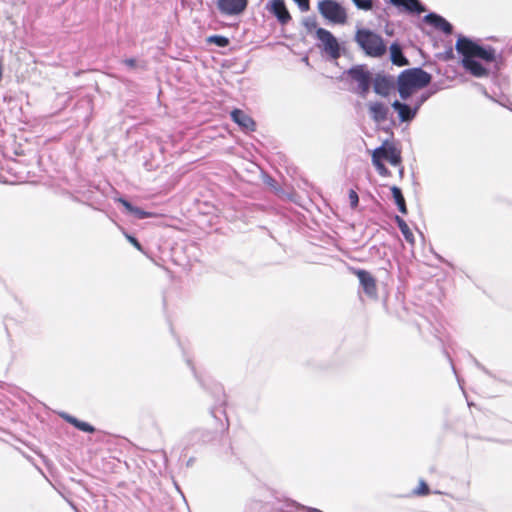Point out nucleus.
<instances>
[{"mask_svg":"<svg viewBox=\"0 0 512 512\" xmlns=\"http://www.w3.org/2000/svg\"><path fill=\"white\" fill-rule=\"evenodd\" d=\"M267 7L282 24H286L291 19L283 0H271Z\"/></svg>","mask_w":512,"mask_h":512,"instance_id":"9b49d317","label":"nucleus"},{"mask_svg":"<svg viewBox=\"0 0 512 512\" xmlns=\"http://www.w3.org/2000/svg\"><path fill=\"white\" fill-rule=\"evenodd\" d=\"M320 14L335 24H344L347 21V13L341 4L334 0H323L318 3Z\"/></svg>","mask_w":512,"mask_h":512,"instance_id":"20e7f679","label":"nucleus"},{"mask_svg":"<svg viewBox=\"0 0 512 512\" xmlns=\"http://www.w3.org/2000/svg\"><path fill=\"white\" fill-rule=\"evenodd\" d=\"M349 201L352 208L357 207L359 198L357 193L354 190H350L349 192Z\"/></svg>","mask_w":512,"mask_h":512,"instance_id":"cd10ccee","label":"nucleus"},{"mask_svg":"<svg viewBox=\"0 0 512 512\" xmlns=\"http://www.w3.org/2000/svg\"><path fill=\"white\" fill-rule=\"evenodd\" d=\"M396 221L398 223V226L402 232V234L404 235L405 239L408 240V241H412V232L410 231L408 225L405 223V221L403 219H401L400 217H396Z\"/></svg>","mask_w":512,"mask_h":512,"instance_id":"5701e85b","label":"nucleus"},{"mask_svg":"<svg viewBox=\"0 0 512 512\" xmlns=\"http://www.w3.org/2000/svg\"><path fill=\"white\" fill-rule=\"evenodd\" d=\"M118 201L125 207L128 212L134 214L139 219L149 218L152 216V213L146 212L138 207H134L129 201L123 198H120Z\"/></svg>","mask_w":512,"mask_h":512,"instance_id":"a211bd4d","label":"nucleus"},{"mask_svg":"<svg viewBox=\"0 0 512 512\" xmlns=\"http://www.w3.org/2000/svg\"><path fill=\"white\" fill-rule=\"evenodd\" d=\"M128 240L131 244H133L139 251H142V247L138 240L135 237L128 236Z\"/></svg>","mask_w":512,"mask_h":512,"instance_id":"7c9ffc66","label":"nucleus"},{"mask_svg":"<svg viewBox=\"0 0 512 512\" xmlns=\"http://www.w3.org/2000/svg\"><path fill=\"white\" fill-rule=\"evenodd\" d=\"M248 0H218L217 8L224 15H238L247 7Z\"/></svg>","mask_w":512,"mask_h":512,"instance_id":"0eeeda50","label":"nucleus"},{"mask_svg":"<svg viewBox=\"0 0 512 512\" xmlns=\"http://www.w3.org/2000/svg\"><path fill=\"white\" fill-rule=\"evenodd\" d=\"M300 8L301 11L309 10V0H293Z\"/></svg>","mask_w":512,"mask_h":512,"instance_id":"c85d7f7f","label":"nucleus"},{"mask_svg":"<svg viewBox=\"0 0 512 512\" xmlns=\"http://www.w3.org/2000/svg\"><path fill=\"white\" fill-rule=\"evenodd\" d=\"M456 50L462 55V64L475 77H484L488 70L484 63H491L495 59V51L484 48L466 37H459L456 42Z\"/></svg>","mask_w":512,"mask_h":512,"instance_id":"f257e3e1","label":"nucleus"},{"mask_svg":"<svg viewBox=\"0 0 512 512\" xmlns=\"http://www.w3.org/2000/svg\"><path fill=\"white\" fill-rule=\"evenodd\" d=\"M354 4L363 10H370L372 8V0H352Z\"/></svg>","mask_w":512,"mask_h":512,"instance_id":"393cba45","label":"nucleus"},{"mask_svg":"<svg viewBox=\"0 0 512 512\" xmlns=\"http://www.w3.org/2000/svg\"><path fill=\"white\" fill-rule=\"evenodd\" d=\"M355 42L364 51V53L370 57H382L387 51L383 38L379 34L367 28L357 29L355 33Z\"/></svg>","mask_w":512,"mask_h":512,"instance_id":"7ed1b4c3","label":"nucleus"},{"mask_svg":"<svg viewBox=\"0 0 512 512\" xmlns=\"http://www.w3.org/2000/svg\"><path fill=\"white\" fill-rule=\"evenodd\" d=\"M290 507H296V508H301L307 512H322L316 508H311V507H306V506H303V505H300L294 501H289L287 502L286 506L281 508L282 511L284 512H289L290 511Z\"/></svg>","mask_w":512,"mask_h":512,"instance_id":"b1692460","label":"nucleus"},{"mask_svg":"<svg viewBox=\"0 0 512 512\" xmlns=\"http://www.w3.org/2000/svg\"><path fill=\"white\" fill-rule=\"evenodd\" d=\"M429 492V488L424 481H420L418 489L414 491L417 495H427Z\"/></svg>","mask_w":512,"mask_h":512,"instance_id":"bb28decb","label":"nucleus"},{"mask_svg":"<svg viewBox=\"0 0 512 512\" xmlns=\"http://www.w3.org/2000/svg\"><path fill=\"white\" fill-rule=\"evenodd\" d=\"M349 74L357 81L359 93L365 97L370 89V74L362 68H353L349 71Z\"/></svg>","mask_w":512,"mask_h":512,"instance_id":"1a4fd4ad","label":"nucleus"},{"mask_svg":"<svg viewBox=\"0 0 512 512\" xmlns=\"http://www.w3.org/2000/svg\"><path fill=\"white\" fill-rule=\"evenodd\" d=\"M391 192H392V196H393V198L395 200V203L398 206L399 211L402 214H406L407 213V208H406L405 199H404V197L402 195L401 190L398 187L393 186V187H391Z\"/></svg>","mask_w":512,"mask_h":512,"instance_id":"aec40b11","label":"nucleus"},{"mask_svg":"<svg viewBox=\"0 0 512 512\" xmlns=\"http://www.w3.org/2000/svg\"><path fill=\"white\" fill-rule=\"evenodd\" d=\"M374 91L383 97H386L390 94L391 90L393 89V82L384 76H377L374 79Z\"/></svg>","mask_w":512,"mask_h":512,"instance_id":"4468645a","label":"nucleus"},{"mask_svg":"<svg viewBox=\"0 0 512 512\" xmlns=\"http://www.w3.org/2000/svg\"><path fill=\"white\" fill-rule=\"evenodd\" d=\"M353 272L356 274V276L359 279V283L364 291V293L370 297V298H376L377 297V288H376V282L373 276L361 269L353 270Z\"/></svg>","mask_w":512,"mask_h":512,"instance_id":"6e6552de","label":"nucleus"},{"mask_svg":"<svg viewBox=\"0 0 512 512\" xmlns=\"http://www.w3.org/2000/svg\"><path fill=\"white\" fill-rule=\"evenodd\" d=\"M380 150H374L373 153H372V163L373 165L375 166V168L377 169L378 173L381 175V176H389L390 175V172L388 171V169L384 166V164L382 163V161L379 160V152Z\"/></svg>","mask_w":512,"mask_h":512,"instance_id":"412c9836","label":"nucleus"},{"mask_svg":"<svg viewBox=\"0 0 512 512\" xmlns=\"http://www.w3.org/2000/svg\"><path fill=\"white\" fill-rule=\"evenodd\" d=\"M63 418L68 422L70 423L71 425H73L75 428L83 431V432H87V433H93L95 432V428L87 423V422H84V421H81L77 418H75L74 416H71V415H64Z\"/></svg>","mask_w":512,"mask_h":512,"instance_id":"f3484780","label":"nucleus"},{"mask_svg":"<svg viewBox=\"0 0 512 512\" xmlns=\"http://www.w3.org/2000/svg\"><path fill=\"white\" fill-rule=\"evenodd\" d=\"M209 44H215L218 47H226L229 45V39L221 35H212L207 38Z\"/></svg>","mask_w":512,"mask_h":512,"instance_id":"4be33fe9","label":"nucleus"},{"mask_svg":"<svg viewBox=\"0 0 512 512\" xmlns=\"http://www.w3.org/2000/svg\"><path fill=\"white\" fill-rule=\"evenodd\" d=\"M430 81V74L420 68L405 70L399 75L397 81L399 95L406 100L417 90L426 87Z\"/></svg>","mask_w":512,"mask_h":512,"instance_id":"f03ea898","label":"nucleus"},{"mask_svg":"<svg viewBox=\"0 0 512 512\" xmlns=\"http://www.w3.org/2000/svg\"><path fill=\"white\" fill-rule=\"evenodd\" d=\"M427 100V96H421V98L415 103L413 107L407 104L401 103L400 101H394L392 107L398 112L400 121L409 122L416 116L420 106Z\"/></svg>","mask_w":512,"mask_h":512,"instance_id":"423d86ee","label":"nucleus"},{"mask_svg":"<svg viewBox=\"0 0 512 512\" xmlns=\"http://www.w3.org/2000/svg\"><path fill=\"white\" fill-rule=\"evenodd\" d=\"M390 58L393 64L397 66H405L408 64L407 59L402 54L401 47L397 43L390 46Z\"/></svg>","mask_w":512,"mask_h":512,"instance_id":"dca6fc26","label":"nucleus"},{"mask_svg":"<svg viewBox=\"0 0 512 512\" xmlns=\"http://www.w3.org/2000/svg\"><path fill=\"white\" fill-rule=\"evenodd\" d=\"M426 22L433 25L435 28L442 30L443 32L450 34L452 26L444 18L436 14H429L425 17Z\"/></svg>","mask_w":512,"mask_h":512,"instance_id":"2eb2a0df","label":"nucleus"},{"mask_svg":"<svg viewBox=\"0 0 512 512\" xmlns=\"http://www.w3.org/2000/svg\"><path fill=\"white\" fill-rule=\"evenodd\" d=\"M375 150H380L379 152V160H387L390 164L397 166L401 162L400 152L393 146L388 143H384L381 147L376 148Z\"/></svg>","mask_w":512,"mask_h":512,"instance_id":"9d476101","label":"nucleus"},{"mask_svg":"<svg viewBox=\"0 0 512 512\" xmlns=\"http://www.w3.org/2000/svg\"><path fill=\"white\" fill-rule=\"evenodd\" d=\"M261 177H262L263 182L267 186H269L273 191H277V188H276V186L274 184L275 182H274V180L269 175H267L266 173H262Z\"/></svg>","mask_w":512,"mask_h":512,"instance_id":"a878e982","label":"nucleus"},{"mask_svg":"<svg viewBox=\"0 0 512 512\" xmlns=\"http://www.w3.org/2000/svg\"><path fill=\"white\" fill-rule=\"evenodd\" d=\"M231 118L236 122L242 129L247 131H253L255 122L248 116L244 111L240 109H234L231 112Z\"/></svg>","mask_w":512,"mask_h":512,"instance_id":"f8f14e48","label":"nucleus"},{"mask_svg":"<svg viewBox=\"0 0 512 512\" xmlns=\"http://www.w3.org/2000/svg\"><path fill=\"white\" fill-rule=\"evenodd\" d=\"M369 113L375 122L381 123L387 119L389 108L380 102H370L368 104Z\"/></svg>","mask_w":512,"mask_h":512,"instance_id":"ddd939ff","label":"nucleus"},{"mask_svg":"<svg viewBox=\"0 0 512 512\" xmlns=\"http://www.w3.org/2000/svg\"><path fill=\"white\" fill-rule=\"evenodd\" d=\"M316 37L319 41V47L325 54L334 60L340 57L339 43L330 31L318 28L316 30Z\"/></svg>","mask_w":512,"mask_h":512,"instance_id":"39448f33","label":"nucleus"},{"mask_svg":"<svg viewBox=\"0 0 512 512\" xmlns=\"http://www.w3.org/2000/svg\"><path fill=\"white\" fill-rule=\"evenodd\" d=\"M391 2L396 4V5H402L407 10H409L411 12L420 13V12H422L424 10L421 7V5H420L418 0H391Z\"/></svg>","mask_w":512,"mask_h":512,"instance_id":"6ab92c4d","label":"nucleus"},{"mask_svg":"<svg viewBox=\"0 0 512 512\" xmlns=\"http://www.w3.org/2000/svg\"><path fill=\"white\" fill-rule=\"evenodd\" d=\"M124 64L128 66L129 68H135L137 65V61L134 58H128L124 60Z\"/></svg>","mask_w":512,"mask_h":512,"instance_id":"c756f323","label":"nucleus"}]
</instances>
